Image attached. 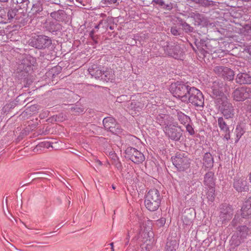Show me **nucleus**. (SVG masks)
<instances>
[{
  "label": "nucleus",
  "mask_w": 251,
  "mask_h": 251,
  "mask_svg": "<svg viewBox=\"0 0 251 251\" xmlns=\"http://www.w3.org/2000/svg\"><path fill=\"white\" fill-rule=\"evenodd\" d=\"M192 88L183 82L177 81L171 85L170 89L174 96L185 102Z\"/></svg>",
  "instance_id": "1"
},
{
  "label": "nucleus",
  "mask_w": 251,
  "mask_h": 251,
  "mask_svg": "<svg viewBox=\"0 0 251 251\" xmlns=\"http://www.w3.org/2000/svg\"><path fill=\"white\" fill-rule=\"evenodd\" d=\"M161 203V196L159 192L156 189L150 190L146 195L145 205L151 211H156Z\"/></svg>",
  "instance_id": "2"
},
{
  "label": "nucleus",
  "mask_w": 251,
  "mask_h": 251,
  "mask_svg": "<svg viewBox=\"0 0 251 251\" xmlns=\"http://www.w3.org/2000/svg\"><path fill=\"white\" fill-rule=\"evenodd\" d=\"M204 99L202 93L198 89L193 87L187 97L186 103H191L192 105L201 110L204 106Z\"/></svg>",
  "instance_id": "3"
},
{
  "label": "nucleus",
  "mask_w": 251,
  "mask_h": 251,
  "mask_svg": "<svg viewBox=\"0 0 251 251\" xmlns=\"http://www.w3.org/2000/svg\"><path fill=\"white\" fill-rule=\"evenodd\" d=\"M217 105L223 115L226 119H232L235 114V109L232 104L226 97H224L222 99L217 100Z\"/></svg>",
  "instance_id": "4"
},
{
  "label": "nucleus",
  "mask_w": 251,
  "mask_h": 251,
  "mask_svg": "<svg viewBox=\"0 0 251 251\" xmlns=\"http://www.w3.org/2000/svg\"><path fill=\"white\" fill-rule=\"evenodd\" d=\"M136 220L140 225L141 230H142V226L144 228L143 231L142 233V236L146 240H150L153 237V232L151 230V222L148 220V218L142 215L141 213L137 215Z\"/></svg>",
  "instance_id": "5"
},
{
  "label": "nucleus",
  "mask_w": 251,
  "mask_h": 251,
  "mask_svg": "<svg viewBox=\"0 0 251 251\" xmlns=\"http://www.w3.org/2000/svg\"><path fill=\"white\" fill-rule=\"evenodd\" d=\"M172 160L173 164L179 171H184L190 166V159L187 153L177 152Z\"/></svg>",
  "instance_id": "6"
},
{
  "label": "nucleus",
  "mask_w": 251,
  "mask_h": 251,
  "mask_svg": "<svg viewBox=\"0 0 251 251\" xmlns=\"http://www.w3.org/2000/svg\"><path fill=\"white\" fill-rule=\"evenodd\" d=\"M52 44V41L49 37L44 35H37L33 37L30 42V45L38 49L49 48Z\"/></svg>",
  "instance_id": "7"
},
{
  "label": "nucleus",
  "mask_w": 251,
  "mask_h": 251,
  "mask_svg": "<svg viewBox=\"0 0 251 251\" xmlns=\"http://www.w3.org/2000/svg\"><path fill=\"white\" fill-rule=\"evenodd\" d=\"M250 234L249 228L246 226H238L236 227L235 234L232 237L231 244H234L235 246H238Z\"/></svg>",
  "instance_id": "8"
},
{
  "label": "nucleus",
  "mask_w": 251,
  "mask_h": 251,
  "mask_svg": "<svg viewBox=\"0 0 251 251\" xmlns=\"http://www.w3.org/2000/svg\"><path fill=\"white\" fill-rule=\"evenodd\" d=\"M232 97L236 101H243L251 98V88L242 86L235 89L232 93Z\"/></svg>",
  "instance_id": "9"
},
{
  "label": "nucleus",
  "mask_w": 251,
  "mask_h": 251,
  "mask_svg": "<svg viewBox=\"0 0 251 251\" xmlns=\"http://www.w3.org/2000/svg\"><path fill=\"white\" fill-rule=\"evenodd\" d=\"M126 157L131 160L133 162L136 164H139L143 162L145 160L144 154L132 147H128L125 151Z\"/></svg>",
  "instance_id": "10"
},
{
  "label": "nucleus",
  "mask_w": 251,
  "mask_h": 251,
  "mask_svg": "<svg viewBox=\"0 0 251 251\" xmlns=\"http://www.w3.org/2000/svg\"><path fill=\"white\" fill-rule=\"evenodd\" d=\"M102 122L106 130L115 134H119L122 132L121 126L113 117H106L103 119Z\"/></svg>",
  "instance_id": "11"
},
{
  "label": "nucleus",
  "mask_w": 251,
  "mask_h": 251,
  "mask_svg": "<svg viewBox=\"0 0 251 251\" xmlns=\"http://www.w3.org/2000/svg\"><path fill=\"white\" fill-rule=\"evenodd\" d=\"M31 65V64L28 59L24 58L22 59L21 63L19 64L17 69L19 76L25 78L28 75V72L32 69Z\"/></svg>",
  "instance_id": "12"
},
{
  "label": "nucleus",
  "mask_w": 251,
  "mask_h": 251,
  "mask_svg": "<svg viewBox=\"0 0 251 251\" xmlns=\"http://www.w3.org/2000/svg\"><path fill=\"white\" fill-rule=\"evenodd\" d=\"M164 50L166 54L175 59H180L183 56V51L179 46H171L167 45L164 47Z\"/></svg>",
  "instance_id": "13"
},
{
  "label": "nucleus",
  "mask_w": 251,
  "mask_h": 251,
  "mask_svg": "<svg viewBox=\"0 0 251 251\" xmlns=\"http://www.w3.org/2000/svg\"><path fill=\"white\" fill-rule=\"evenodd\" d=\"M165 132L172 140L178 141L182 136V130L180 127L170 125L165 127Z\"/></svg>",
  "instance_id": "14"
},
{
  "label": "nucleus",
  "mask_w": 251,
  "mask_h": 251,
  "mask_svg": "<svg viewBox=\"0 0 251 251\" xmlns=\"http://www.w3.org/2000/svg\"><path fill=\"white\" fill-rule=\"evenodd\" d=\"M233 187L238 192H247L249 190L248 182L245 177L235 179L233 182Z\"/></svg>",
  "instance_id": "15"
},
{
  "label": "nucleus",
  "mask_w": 251,
  "mask_h": 251,
  "mask_svg": "<svg viewBox=\"0 0 251 251\" xmlns=\"http://www.w3.org/2000/svg\"><path fill=\"white\" fill-rule=\"evenodd\" d=\"M126 106L133 115L139 113L144 107V104L140 101L132 100L127 101Z\"/></svg>",
  "instance_id": "16"
},
{
  "label": "nucleus",
  "mask_w": 251,
  "mask_h": 251,
  "mask_svg": "<svg viewBox=\"0 0 251 251\" xmlns=\"http://www.w3.org/2000/svg\"><path fill=\"white\" fill-rule=\"evenodd\" d=\"M50 16L58 22H66L67 20V14L66 12L61 9H58L52 11L50 13Z\"/></svg>",
  "instance_id": "17"
},
{
  "label": "nucleus",
  "mask_w": 251,
  "mask_h": 251,
  "mask_svg": "<svg viewBox=\"0 0 251 251\" xmlns=\"http://www.w3.org/2000/svg\"><path fill=\"white\" fill-rule=\"evenodd\" d=\"M218 125L221 130L225 133L224 139L228 141L230 139V131L228 126L223 117H220L217 120Z\"/></svg>",
  "instance_id": "18"
},
{
  "label": "nucleus",
  "mask_w": 251,
  "mask_h": 251,
  "mask_svg": "<svg viewBox=\"0 0 251 251\" xmlns=\"http://www.w3.org/2000/svg\"><path fill=\"white\" fill-rule=\"evenodd\" d=\"M236 81L240 84H251V76L247 73H240L237 75Z\"/></svg>",
  "instance_id": "19"
},
{
  "label": "nucleus",
  "mask_w": 251,
  "mask_h": 251,
  "mask_svg": "<svg viewBox=\"0 0 251 251\" xmlns=\"http://www.w3.org/2000/svg\"><path fill=\"white\" fill-rule=\"evenodd\" d=\"M241 215L243 218L251 215V197L245 201L241 208Z\"/></svg>",
  "instance_id": "20"
},
{
  "label": "nucleus",
  "mask_w": 251,
  "mask_h": 251,
  "mask_svg": "<svg viewBox=\"0 0 251 251\" xmlns=\"http://www.w3.org/2000/svg\"><path fill=\"white\" fill-rule=\"evenodd\" d=\"M214 159L212 154L210 152H206L203 156V166L207 169H211L213 166Z\"/></svg>",
  "instance_id": "21"
},
{
  "label": "nucleus",
  "mask_w": 251,
  "mask_h": 251,
  "mask_svg": "<svg viewBox=\"0 0 251 251\" xmlns=\"http://www.w3.org/2000/svg\"><path fill=\"white\" fill-rule=\"evenodd\" d=\"M233 215V209L230 206H226L220 213V217L222 222L229 220L231 219Z\"/></svg>",
  "instance_id": "22"
},
{
  "label": "nucleus",
  "mask_w": 251,
  "mask_h": 251,
  "mask_svg": "<svg viewBox=\"0 0 251 251\" xmlns=\"http://www.w3.org/2000/svg\"><path fill=\"white\" fill-rule=\"evenodd\" d=\"M214 173L212 172L207 173L204 177L205 185L210 188H214L215 182L214 180Z\"/></svg>",
  "instance_id": "23"
},
{
  "label": "nucleus",
  "mask_w": 251,
  "mask_h": 251,
  "mask_svg": "<svg viewBox=\"0 0 251 251\" xmlns=\"http://www.w3.org/2000/svg\"><path fill=\"white\" fill-rule=\"evenodd\" d=\"M89 74L96 79L100 78L102 71L96 65H93L88 69Z\"/></svg>",
  "instance_id": "24"
},
{
  "label": "nucleus",
  "mask_w": 251,
  "mask_h": 251,
  "mask_svg": "<svg viewBox=\"0 0 251 251\" xmlns=\"http://www.w3.org/2000/svg\"><path fill=\"white\" fill-rule=\"evenodd\" d=\"M190 17L195 21V25H199L205 20L203 15L200 14L197 12L190 13Z\"/></svg>",
  "instance_id": "25"
},
{
  "label": "nucleus",
  "mask_w": 251,
  "mask_h": 251,
  "mask_svg": "<svg viewBox=\"0 0 251 251\" xmlns=\"http://www.w3.org/2000/svg\"><path fill=\"white\" fill-rule=\"evenodd\" d=\"M178 244L175 239H168L166 244L165 251H176Z\"/></svg>",
  "instance_id": "26"
},
{
  "label": "nucleus",
  "mask_w": 251,
  "mask_h": 251,
  "mask_svg": "<svg viewBox=\"0 0 251 251\" xmlns=\"http://www.w3.org/2000/svg\"><path fill=\"white\" fill-rule=\"evenodd\" d=\"M212 96L215 99V103L217 104V100L222 99L224 97H226L222 91L213 86L212 87Z\"/></svg>",
  "instance_id": "27"
},
{
  "label": "nucleus",
  "mask_w": 251,
  "mask_h": 251,
  "mask_svg": "<svg viewBox=\"0 0 251 251\" xmlns=\"http://www.w3.org/2000/svg\"><path fill=\"white\" fill-rule=\"evenodd\" d=\"M46 27L50 32H53L59 30L61 28V25L56 22H50L47 23Z\"/></svg>",
  "instance_id": "28"
},
{
  "label": "nucleus",
  "mask_w": 251,
  "mask_h": 251,
  "mask_svg": "<svg viewBox=\"0 0 251 251\" xmlns=\"http://www.w3.org/2000/svg\"><path fill=\"white\" fill-rule=\"evenodd\" d=\"M179 22L185 33H189L194 31V28L183 20H179Z\"/></svg>",
  "instance_id": "29"
},
{
  "label": "nucleus",
  "mask_w": 251,
  "mask_h": 251,
  "mask_svg": "<svg viewBox=\"0 0 251 251\" xmlns=\"http://www.w3.org/2000/svg\"><path fill=\"white\" fill-rule=\"evenodd\" d=\"M113 74L111 71H102L100 79L106 82L113 79Z\"/></svg>",
  "instance_id": "30"
},
{
  "label": "nucleus",
  "mask_w": 251,
  "mask_h": 251,
  "mask_svg": "<svg viewBox=\"0 0 251 251\" xmlns=\"http://www.w3.org/2000/svg\"><path fill=\"white\" fill-rule=\"evenodd\" d=\"M225 69V72H224L222 77L229 81L233 80L234 76V72L231 69L227 67Z\"/></svg>",
  "instance_id": "31"
},
{
  "label": "nucleus",
  "mask_w": 251,
  "mask_h": 251,
  "mask_svg": "<svg viewBox=\"0 0 251 251\" xmlns=\"http://www.w3.org/2000/svg\"><path fill=\"white\" fill-rule=\"evenodd\" d=\"M177 119L182 124H186L190 120V118L187 115H185L184 113L181 112V111L177 112Z\"/></svg>",
  "instance_id": "32"
},
{
  "label": "nucleus",
  "mask_w": 251,
  "mask_h": 251,
  "mask_svg": "<svg viewBox=\"0 0 251 251\" xmlns=\"http://www.w3.org/2000/svg\"><path fill=\"white\" fill-rule=\"evenodd\" d=\"M18 9L17 8H10L7 11V20L10 22L16 16Z\"/></svg>",
  "instance_id": "33"
},
{
  "label": "nucleus",
  "mask_w": 251,
  "mask_h": 251,
  "mask_svg": "<svg viewBox=\"0 0 251 251\" xmlns=\"http://www.w3.org/2000/svg\"><path fill=\"white\" fill-rule=\"evenodd\" d=\"M215 188H209L208 192L206 194V198L208 200V202L211 203L215 199Z\"/></svg>",
  "instance_id": "34"
},
{
  "label": "nucleus",
  "mask_w": 251,
  "mask_h": 251,
  "mask_svg": "<svg viewBox=\"0 0 251 251\" xmlns=\"http://www.w3.org/2000/svg\"><path fill=\"white\" fill-rule=\"evenodd\" d=\"M195 44L200 50L205 51V49H207V44L206 41L203 39H201L200 41H196Z\"/></svg>",
  "instance_id": "35"
},
{
  "label": "nucleus",
  "mask_w": 251,
  "mask_h": 251,
  "mask_svg": "<svg viewBox=\"0 0 251 251\" xmlns=\"http://www.w3.org/2000/svg\"><path fill=\"white\" fill-rule=\"evenodd\" d=\"M168 115L164 114H160L157 116L156 120L160 125H166V124L165 120H167L168 118Z\"/></svg>",
  "instance_id": "36"
},
{
  "label": "nucleus",
  "mask_w": 251,
  "mask_h": 251,
  "mask_svg": "<svg viewBox=\"0 0 251 251\" xmlns=\"http://www.w3.org/2000/svg\"><path fill=\"white\" fill-rule=\"evenodd\" d=\"M84 110V108L78 104H75L74 106L71 108V111L74 114H78L82 113Z\"/></svg>",
  "instance_id": "37"
},
{
  "label": "nucleus",
  "mask_w": 251,
  "mask_h": 251,
  "mask_svg": "<svg viewBox=\"0 0 251 251\" xmlns=\"http://www.w3.org/2000/svg\"><path fill=\"white\" fill-rule=\"evenodd\" d=\"M244 132L245 131L244 130V128L242 127L241 125H238L236 126V128L235 129V133L237 138L236 141H238L239 140V139L243 135Z\"/></svg>",
  "instance_id": "38"
},
{
  "label": "nucleus",
  "mask_w": 251,
  "mask_h": 251,
  "mask_svg": "<svg viewBox=\"0 0 251 251\" xmlns=\"http://www.w3.org/2000/svg\"><path fill=\"white\" fill-rule=\"evenodd\" d=\"M226 67L222 66H217L214 67V72L219 75V76H222L224 72H225V69Z\"/></svg>",
  "instance_id": "39"
},
{
  "label": "nucleus",
  "mask_w": 251,
  "mask_h": 251,
  "mask_svg": "<svg viewBox=\"0 0 251 251\" xmlns=\"http://www.w3.org/2000/svg\"><path fill=\"white\" fill-rule=\"evenodd\" d=\"M243 221L242 219L239 215H235L234 219L231 222V225L233 226H238L239 225L242 224Z\"/></svg>",
  "instance_id": "40"
},
{
  "label": "nucleus",
  "mask_w": 251,
  "mask_h": 251,
  "mask_svg": "<svg viewBox=\"0 0 251 251\" xmlns=\"http://www.w3.org/2000/svg\"><path fill=\"white\" fill-rule=\"evenodd\" d=\"M31 10L34 13H38L43 10V8L41 3L39 2L34 4L31 8Z\"/></svg>",
  "instance_id": "41"
},
{
  "label": "nucleus",
  "mask_w": 251,
  "mask_h": 251,
  "mask_svg": "<svg viewBox=\"0 0 251 251\" xmlns=\"http://www.w3.org/2000/svg\"><path fill=\"white\" fill-rule=\"evenodd\" d=\"M50 146L51 143L50 142L47 141L42 142L36 146V147L34 149V150L37 149V150H38V149L40 148H49Z\"/></svg>",
  "instance_id": "42"
},
{
  "label": "nucleus",
  "mask_w": 251,
  "mask_h": 251,
  "mask_svg": "<svg viewBox=\"0 0 251 251\" xmlns=\"http://www.w3.org/2000/svg\"><path fill=\"white\" fill-rule=\"evenodd\" d=\"M213 5V1L209 0H201L200 6L202 7H208Z\"/></svg>",
  "instance_id": "43"
},
{
  "label": "nucleus",
  "mask_w": 251,
  "mask_h": 251,
  "mask_svg": "<svg viewBox=\"0 0 251 251\" xmlns=\"http://www.w3.org/2000/svg\"><path fill=\"white\" fill-rule=\"evenodd\" d=\"M173 4L171 2L167 3H165L164 2L163 6L162 7V8H163L165 10H169V11L173 9Z\"/></svg>",
  "instance_id": "44"
},
{
  "label": "nucleus",
  "mask_w": 251,
  "mask_h": 251,
  "mask_svg": "<svg viewBox=\"0 0 251 251\" xmlns=\"http://www.w3.org/2000/svg\"><path fill=\"white\" fill-rule=\"evenodd\" d=\"M244 29L246 34L248 36H251V23L246 25Z\"/></svg>",
  "instance_id": "45"
},
{
  "label": "nucleus",
  "mask_w": 251,
  "mask_h": 251,
  "mask_svg": "<svg viewBox=\"0 0 251 251\" xmlns=\"http://www.w3.org/2000/svg\"><path fill=\"white\" fill-rule=\"evenodd\" d=\"M112 163L117 168L118 170L122 171V165L121 163L119 161V159H114V162H113Z\"/></svg>",
  "instance_id": "46"
},
{
  "label": "nucleus",
  "mask_w": 251,
  "mask_h": 251,
  "mask_svg": "<svg viewBox=\"0 0 251 251\" xmlns=\"http://www.w3.org/2000/svg\"><path fill=\"white\" fill-rule=\"evenodd\" d=\"M166 223V219L164 218H161L156 221V224L157 226L161 227L163 226Z\"/></svg>",
  "instance_id": "47"
},
{
  "label": "nucleus",
  "mask_w": 251,
  "mask_h": 251,
  "mask_svg": "<svg viewBox=\"0 0 251 251\" xmlns=\"http://www.w3.org/2000/svg\"><path fill=\"white\" fill-rule=\"evenodd\" d=\"M171 32L173 35L175 36H177L180 34L179 31L176 26L171 27Z\"/></svg>",
  "instance_id": "48"
},
{
  "label": "nucleus",
  "mask_w": 251,
  "mask_h": 251,
  "mask_svg": "<svg viewBox=\"0 0 251 251\" xmlns=\"http://www.w3.org/2000/svg\"><path fill=\"white\" fill-rule=\"evenodd\" d=\"M186 128L187 131H188L190 135H193L195 133L194 130L190 125L187 124L186 126Z\"/></svg>",
  "instance_id": "49"
},
{
  "label": "nucleus",
  "mask_w": 251,
  "mask_h": 251,
  "mask_svg": "<svg viewBox=\"0 0 251 251\" xmlns=\"http://www.w3.org/2000/svg\"><path fill=\"white\" fill-rule=\"evenodd\" d=\"M105 3L107 4L112 5L114 4L117 6L119 4V2H118V0H104Z\"/></svg>",
  "instance_id": "50"
},
{
  "label": "nucleus",
  "mask_w": 251,
  "mask_h": 251,
  "mask_svg": "<svg viewBox=\"0 0 251 251\" xmlns=\"http://www.w3.org/2000/svg\"><path fill=\"white\" fill-rule=\"evenodd\" d=\"M152 2L159 5L161 8L164 5V1L163 0H152Z\"/></svg>",
  "instance_id": "51"
},
{
  "label": "nucleus",
  "mask_w": 251,
  "mask_h": 251,
  "mask_svg": "<svg viewBox=\"0 0 251 251\" xmlns=\"http://www.w3.org/2000/svg\"><path fill=\"white\" fill-rule=\"evenodd\" d=\"M37 107H38V105L34 104V105H31L29 108L30 109V111H32V112H35L37 111V110L38 109Z\"/></svg>",
  "instance_id": "52"
},
{
  "label": "nucleus",
  "mask_w": 251,
  "mask_h": 251,
  "mask_svg": "<svg viewBox=\"0 0 251 251\" xmlns=\"http://www.w3.org/2000/svg\"><path fill=\"white\" fill-rule=\"evenodd\" d=\"M244 51L249 53L251 55V45L246 46Z\"/></svg>",
  "instance_id": "53"
},
{
  "label": "nucleus",
  "mask_w": 251,
  "mask_h": 251,
  "mask_svg": "<svg viewBox=\"0 0 251 251\" xmlns=\"http://www.w3.org/2000/svg\"><path fill=\"white\" fill-rule=\"evenodd\" d=\"M14 2L16 4H20L28 1V0H13Z\"/></svg>",
  "instance_id": "54"
},
{
  "label": "nucleus",
  "mask_w": 251,
  "mask_h": 251,
  "mask_svg": "<svg viewBox=\"0 0 251 251\" xmlns=\"http://www.w3.org/2000/svg\"><path fill=\"white\" fill-rule=\"evenodd\" d=\"M96 32L95 29L92 30L89 34V35L91 38H94L95 35H94L95 33Z\"/></svg>",
  "instance_id": "55"
},
{
  "label": "nucleus",
  "mask_w": 251,
  "mask_h": 251,
  "mask_svg": "<svg viewBox=\"0 0 251 251\" xmlns=\"http://www.w3.org/2000/svg\"><path fill=\"white\" fill-rule=\"evenodd\" d=\"M201 1V0H190L191 2L190 3H194L198 4L200 5Z\"/></svg>",
  "instance_id": "56"
},
{
  "label": "nucleus",
  "mask_w": 251,
  "mask_h": 251,
  "mask_svg": "<svg viewBox=\"0 0 251 251\" xmlns=\"http://www.w3.org/2000/svg\"><path fill=\"white\" fill-rule=\"evenodd\" d=\"M129 238H130L129 231L128 230L127 233V236H126V240H127V243L129 242Z\"/></svg>",
  "instance_id": "57"
},
{
  "label": "nucleus",
  "mask_w": 251,
  "mask_h": 251,
  "mask_svg": "<svg viewBox=\"0 0 251 251\" xmlns=\"http://www.w3.org/2000/svg\"><path fill=\"white\" fill-rule=\"evenodd\" d=\"M97 38H98L97 36H96L94 37V38H91V39L95 43V44H97L98 43Z\"/></svg>",
  "instance_id": "58"
},
{
  "label": "nucleus",
  "mask_w": 251,
  "mask_h": 251,
  "mask_svg": "<svg viewBox=\"0 0 251 251\" xmlns=\"http://www.w3.org/2000/svg\"><path fill=\"white\" fill-rule=\"evenodd\" d=\"M76 1L79 2L81 4H82L83 6H84L85 4L83 3V0H75Z\"/></svg>",
  "instance_id": "59"
},
{
  "label": "nucleus",
  "mask_w": 251,
  "mask_h": 251,
  "mask_svg": "<svg viewBox=\"0 0 251 251\" xmlns=\"http://www.w3.org/2000/svg\"><path fill=\"white\" fill-rule=\"evenodd\" d=\"M112 159L113 160V162H114V159H118L116 156V155L115 154H112Z\"/></svg>",
  "instance_id": "60"
},
{
  "label": "nucleus",
  "mask_w": 251,
  "mask_h": 251,
  "mask_svg": "<svg viewBox=\"0 0 251 251\" xmlns=\"http://www.w3.org/2000/svg\"><path fill=\"white\" fill-rule=\"evenodd\" d=\"M96 163H97L99 165H102L101 162L100 160H97L96 161Z\"/></svg>",
  "instance_id": "61"
},
{
  "label": "nucleus",
  "mask_w": 251,
  "mask_h": 251,
  "mask_svg": "<svg viewBox=\"0 0 251 251\" xmlns=\"http://www.w3.org/2000/svg\"><path fill=\"white\" fill-rule=\"evenodd\" d=\"M100 24H101V22H100V23H99V25H96V26H95V29H99L100 25Z\"/></svg>",
  "instance_id": "62"
},
{
  "label": "nucleus",
  "mask_w": 251,
  "mask_h": 251,
  "mask_svg": "<svg viewBox=\"0 0 251 251\" xmlns=\"http://www.w3.org/2000/svg\"><path fill=\"white\" fill-rule=\"evenodd\" d=\"M63 226V225H62L61 224H59L57 226V227H58V228H61V227H62Z\"/></svg>",
  "instance_id": "63"
},
{
  "label": "nucleus",
  "mask_w": 251,
  "mask_h": 251,
  "mask_svg": "<svg viewBox=\"0 0 251 251\" xmlns=\"http://www.w3.org/2000/svg\"><path fill=\"white\" fill-rule=\"evenodd\" d=\"M249 180L250 182L251 183V173L249 175Z\"/></svg>",
  "instance_id": "64"
}]
</instances>
